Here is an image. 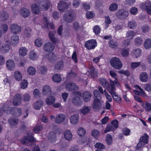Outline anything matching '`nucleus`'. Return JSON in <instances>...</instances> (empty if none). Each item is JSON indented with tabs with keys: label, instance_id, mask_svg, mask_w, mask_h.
Masks as SVG:
<instances>
[{
	"label": "nucleus",
	"instance_id": "nucleus-29",
	"mask_svg": "<svg viewBox=\"0 0 151 151\" xmlns=\"http://www.w3.org/2000/svg\"><path fill=\"white\" fill-rule=\"evenodd\" d=\"M52 78L53 81L56 83H60L62 81V78L58 74L53 75Z\"/></svg>",
	"mask_w": 151,
	"mask_h": 151
},
{
	"label": "nucleus",
	"instance_id": "nucleus-6",
	"mask_svg": "<svg viewBox=\"0 0 151 151\" xmlns=\"http://www.w3.org/2000/svg\"><path fill=\"white\" fill-rule=\"evenodd\" d=\"M22 101L21 95L19 93H17L13 97L12 104L14 106H18L21 105Z\"/></svg>",
	"mask_w": 151,
	"mask_h": 151
},
{
	"label": "nucleus",
	"instance_id": "nucleus-17",
	"mask_svg": "<svg viewBox=\"0 0 151 151\" xmlns=\"http://www.w3.org/2000/svg\"><path fill=\"white\" fill-rule=\"evenodd\" d=\"M6 64L8 70H14L15 64L14 60L11 59L8 60L6 61Z\"/></svg>",
	"mask_w": 151,
	"mask_h": 151
},
{
	"label": "nucleus",
	"instance_id": "nucleus-60",
	"mask_svg": "<svg viewBox=\"0 0 151 151\" xmlns=\"http://www.w3.org/2000/svg\"><path fill=\"white\" fill-rule=\"evenodd\" d=\"M135 35V33L132 30H129L126 34L127 37H132L130 39H132L133 37Z\"/></svg>",
	"mask_w": 151,
	"mask_h": 151
},
{
	"label": "nucleus",
	"instance_id": "nucleus-41",
	"mask_svg": "<svg viewBox=\"0 0 151 151\" xmlns=\"http://www.w3.org/2000/svg\"><path fill=\"white\" fill-rule=\"evenodd\" d=\"M106 141L107 144L111 145L113 142V138L112 136L109 134H107L106 136Z\"/></svg>",
	"mask_w": 151,
	"mask_h": 151
},
{
	"label": "nucleus",
	"instance_id": "nucleus-25",
	"mask_svg": "<svg viewBox=\"0 0 151 151\" xmlns=\"http://www.w3.org/2000/svg\"><path fill=\"white\" fill-rule=\"evenodd\" d=\"M49 141L51 143L55 142L56 141V134L53 132H50L48 137Z\"/></svg>",
	"mask_w": 151,
	"mask_h": 151
},
{
	"label": "nucleus",
	"instance_id": "nucleus-36",
	"mask_svg": "<svg viewBox=\"0 0 151 151\" xmlns=\"http://www.w3.org/2000/svg\"><path fill=\"white\" fill-rule=\"evenodd\" d=\"M19 42V38L15 34L13 35L11 37V43L13 44L16 45Z\"/></svg>",
	"mask_w": 151,
	"mask_h": 151
},
{
	"label": "nucleus",
	"instance_id": "nucleus-27",
	"mask_svg": "<svg viewBox=\"0 0 151 151\" xmlns=\"http://www.w3.org/2000/svg\"><path fill=\"white\" fill-rule=\"evenodd\" d=\"M20 13L21 15L24 17H26L30 15V11L27 9L23 8L20 10Z\"/></svg>",
	"mask_w": 151,
	"mask_h": 151
},
{
	"label": "nucleus",
	"instance_id": "nucleus-53",
	"mask_svg": "<svg viewBox=\"0 0 151 151\" xmlns=\"http://www.w3.org/2000/svg\"><path fill=\"white\" fill-rule=\"evenodd\" d=\"M14 76L16 79L17 81H20L22 79V76L20 72L18 71L15 72Z\"/></svg>",
	"mask_w": 151,
	"mask_h": 151
},
{
	"label": "nucleus",
	"instance_id": "nucleus-26",
	"mask_svg": "<svg viewBox=\"0 0 151 151\" xmlns=\"http://www.w3.org/2000/svg\"><path fill=\"white\" fill-rule=\"evenodd\" d=\"M49 37L50 40L54 44H56L59 41V40L57 38L55 37L54 34L51 32H50L49 33Z\"/></svg>",
	"mask_w": 151,
	"mask_h": 151
},
{
	"label": "nucleus",
	"instance_id": "nucleus-52",
	"mask_svg": "<svg viewBox=\"0 0 151 151\" xmlns=\"http://www.w3.org/2000/svg\"><path fill=\"white\" fill-rule=\"evenodd\" d=\"M118 6L116 3H113L111 4L109 6V9L111 11H114L118 9Z\"/></svg>",
	"mask_w": 151,
	"mask_h": 151
},
{
	"label": "nucleus",
	"instance_id": "nucleus-8",
	"mask_svg": "<svg viewBox=\"0 0 151 151\" xmlns=\"http://www.w3.org/2000/svg\"><path fill=\"white\" fill-rule=\"evenodd\" d=\"M96 45V42L94 40H91L86 42L85 45V47L88 50L94 49Z\"/></svg>",
	"mask_w": 151,
	"mask_h": 151
},
{
	"label": "nucleus",
	"instance_id": "nucleus-38",
	"mask_svg": "<svg viewBox=\"0 0 151 151\" xmlns=\"http://www.w3.org/2000/svg\"><path fill=\"white\" fill-rule=\"evenodd\" d=\"M100 83L103 87L105 88H108L109 86V84L106 79L102 78L100 79Z\"/></svg>",
	"mask_w": 151,
	"mask_h": 151
},
{
	"label": "nucleus",
	"instance_id": "nucleus-5",
	"mask_svg": "<svg viewBox=\"0 0 151 151\" xmlns=\"http://www.w3.org/2000/svg\"><path fill=\"white\" fill-rule=\"evenodd\" d=\"M116 14L118 19L120 20H123L128 16L129 12L123 9H121L118 10L116 12Z\"/></svg>",
	"mask_w": 151,
	"mask_h": 151
},
{
	"label": "nucleus",
	"instance_id": "nucleus-56",
	"mask_svg": "<svg viewBox=\"0 0 151 151\" xmlns=\"http://www.w3.org/2000/svg\"><path fill=\"white\" fill-rule=\"evenodd\" d=\"M129 27L131 29H134L137 25L135 22L133 20L129 21L128 24Z\"/></svg>",
	"mask_w": 151,
	"mask_h": 151
},
{
	"label": "nucleus",
	"instance_id": "nucleus-9",
	"mask_svg": "<svg viewBox=\"0 0 151 151\" xmlns=\"http://www.w3.org/2000/svg\"><path fill=\"white\" fill-rule=\"evenodd\" d=\"M39 6L42 11L46 10L49 8L48 1L47 0H39Z\"/></svg>",
	"mask_w": 151,
	"mask_h": 151
},
{
	"label": "nucleus",
	"instance_id": "nucleus-28",
	"mask_svg": "<svg viewBox=\"0 0 151 151\" xmlns=\"http://www.w3.org/2000/svg\"><path fill=\"white\" fill-rule=\"evenodd\" d=\"M148 78V75L145 72H142L140 75V79L142 82H146Z\"/></svg>",
	"mask_w": 151,
	"mask_h": 151
},
{
	"label": "nucleus",
	"instance_id": "nucleus-49",
	"mask_svg": "<svg viewBox=\"0 0 151 151\" xmlns=\"http://www.w3.org/2000/svg\"><path fill=\"white\" fill-rule=\"evenodd\" d=\"M27 50L25 47H21L19 50V53L22 56H25L27 54Z\"/></svg>",
	"mask_w": 151,
	"mask_h": 151
},
{
	"label": "nucleus",
	"instance_id": "nucleus-45",
	"mask_svg": "<svg viewBox=\"0 0 151 151\" xmlns=\"http://www.w3.org/2000/svg\"><path fill=\"white\" fill-rule=\"evenodd\" d=\"M79 118L78 115L77 114H75L71 116L70 120L71 123H77L78 122Z\"/></svg>",
	"mask_w": 151,
	"mask_h": 151
},
{
	"label": "nucleus",
	"instance_id": "nucleus-3",
	"mask_svg": "<svg viewBox=\"0 0 151 151\" xmlns=\"http://www.w3.org/2000/svg\"><path fill=\"white\" fill-rule=\"evenodd\" d=\"M33 134L32 132H29L28 133L27 136L24 137V139L22 140V142L27 145H29L30 144L28 143H31L35 141V139L33 137Z\"/></svg>",
	"mask_w": 151,
	"mask_h": 151
},
{
	"label": "nucleus",
	"instance_id": "nucleus-11",
	"mask_svg": "<svg viewBox=\"0 0 151 151\" xmlns=\"http://www.w3.org/2000/svg\"><path fill=\"white\" fill-rule=\"evenodd\" d=\"M10 28L11 32L15 34L19 33L21 30V27L16 23L11 24Z\"/></svg>",
	"mask_w": 151,
	"mask_h": 151
},
{
	"label": "nucleus",
	"instance_id": "nucleus-40",
	"mask_svg": "<svg viewBox=\"0 0 151 151\" xmlns=\"http://www.w3.org/2000/svg\"><path fill=\"white\" fill-rule=\"evenodd\" d=\"M47 59L50 61H52L54 60H55L56 58L54 54L50 52L47 54L46 56Z\"/></svg>",
	"mask_w": 151,
	"mask_h": 151
},
{
	"label": "nucleus",
	"instance_id": "nucleus-23",
	"mask_svg": "<svg viewBox=\"0 0 151 151\" xmlns=\"http://www.w3.org/2000/svg\"><path fill=\"white\" fill-rule=\"evenodd\" d=\"M9 15L6 12L2 10L0 12V20L2 21H6L9 18Z\"/></svg>",
	"mask_w": 151,
	"mask_h": 151
},
{
	"label": "nucleus",
	"instance_id": "nucleus-22",
	"mask_svg": "<svg viewBox=\"0 0 151 151\" xmlns=\"http://www.w3.org/2000/svg\"><path fill=\"white\" fill-rule=\"evenodd\" d=\"M101 99H94L93 103V108L99 110L101 108L102 105L100 101Z\"/></svg>",
	"mask_w": 151,
	"mask_h": 151
},
{
	"label": "nucleus",
	"instance_id": "nucleus-24",
	"mask_svg": "<svg viewBox=\"0 0 151 151\" xmlns=\"http://www.w3.org/2000/svg\"><path fill=\"white\" fill-rule=\"evenodd\" d=\"M10 109L11 108L9 106L5 104L3 105L1 109L0 110V116L2 114L3 112L7 114L10 113Z\"/></svg>",
	"mask_w": 151,
	"mask_h": 151
},
{
	"label": "nucleus",
	"instance_id": "nucleus-7",
	"mask_svg": "<svg viewBox=\"0 0 151 151\" xmlns=\"http://www.w3.org/2000/svg\"><path fill=\"white\" fill-rule=\"evenodd\" d=\"M66 89L69 91L78 90L79 87L76 84L73 82H70L67 83L65 85Z\"/></svg>",
	"mask_w": 151,
	"mask_h": 151
},
{
	"label": "nucleus",
	"instance_id": "nucleus-34",
	"mask_svg": "<svg viewBox=\"0 0 151 151\" xmlns=\"http://www.w3.org/2000/svg\"><path fill=\"white\" fill-rule=\"evenodd\" d=\"M10 49L9 45L8 44L2 45L1 48V51L4 53L7 52Z\"/></svg>",
	"mask_w": 151,
	"mask_h": 151
},
{
	"label": "nucleus",
	"instance_id": "nucleus-63",
	"mask_svg": "<svg viewBox=\"0 0 151 151\" xmlns=\"http://www.w3.org/2000/svg\"><path fill=\"white\" fill-rule=\"evenodd\" d=\"M105 18V28H107L109 26L108 24L111 23V21L108 16L106 17Z\"/></svg>",
	"mask_w": 151,
	"mask_h": 151
},
{
	"label": "nucleus",
	"instance_id": "nucleus-57",
	"mask_svg": "<svg viewBox=\"0 0 151 151\" xmlns=\"http://www.w3.org/2000/svg\"><path fill=\"white\" fill-rule=\"evenodd\" d=\"M109 45L112 48H115L118 46L117 42L113 40H111L109 42Z\"/></svg>",
	"mask_w": 151,
	"mask_h": 151
},
{
	"label": "nucleus",
	"instance_id": "nucleus-43",
	"mask_svg": "<svg viewBox=\"0 0 151 151\" xmlns=\"http://www.w3.org/2000/svg\"><path fill=\"white\" fill-rule=\"evenodd\" d=\"M36 72L35 68L32 66H30L27 69V73L30 75H34L35 74Z\"/></svg>",
	"mask_w": 151,
	"mask_h": 151
},
{
	"label": "nucleus",
	"instance_id": "nucleus-12",
	"mask_svg": "<svg viewBox=\"0 0 151 151\" xmlns=\"http://www.w3.org/2000/svg\"><path fill=\"white\" fill-rule=\"evenodd\" d=\"M141 8L146 10L148 14L151 15V3L149 2L143 3L141 6Z\"/></svg>",
	"mask_w": 151,
	"mask_h": 151
},
{
	"label": "nucleus",
	"instance_id": "nucleus-21",
	"mask_svg": "<svg viewBox=\"0 0 151 151\" xmlns=\"http://www.w3.org/2000/svg\"><path fill=\"white\" fill-rule=\"evenodd\" d=\"M91 97V93L88 91H86L82 94V98L85 102H88L90 100Z\"/></svg>",
	"mask_w": 151,
	"mask_h": 151
},
{
	"label": "nucleus",
	"instance_id": "nucleus-48",
	"mask_svg": "<svg viewBox=\"0 0 151 151\" xmlns=\"http://www.w3.org/2000/svg\"><path fill=\"white\" fill-rule=\"evenodd\" d=\"M29 57L31 60H34L37 58V56L34 51L32 50L29 53Z\"/></svg>",
	"mask_w": 151,
	"mask_h": 151
},
{
	"label": "nucleus",
	"instance_id": "nucleus-58",
	"mask_svg": "<svg viewBox=\"0 0 151 151\" xmlns=\"http://www.w3.org/2000/svg\"><path fill=\"white\" fill-rule=\"evenodd\" d=\"M92 136L95 138H97L100 134L99 132L96 129H93L91 132Z\"/></svg>",
	"mask_w": 151,
	"mask_h": 151
},
{
	"label": "nucleus",
	"instance_id": "nucleus-50",
	"mask_svg": "<svg viewBox=\"0 0 151 151\" xmlns=\"http://www.w3.org/2000/svg\"><path fill=\"white\" fill-rule=\"evenodd\" d=\"M31 97L29 94L26 93L22 96V99L25 102H27L29 101L31 99Z\"/></svg>",
	"mask_w": 151,
	"mask_h": 151
},
{
	"label": "nucleus",
	"instance_id": "nucleus-30",
	"mask_svg": "<svg viewBox=\"0 0 151 151\" xmlns=\"http://www.w3.org/2000/svg\"><path fill=\"white\" fill-rule=\"evenodd\" d=\"M72 136L71 132L69 130H66L64 133V137L67 140H70Z\"/></svg>",
	"mask_w": 151,
	"mask_h": 151
},
{
	"label": "nucleus",
	"instance_id": "nucleus-37",
	"mask_svg": "<svg viewBox=\"0 0 151 151\" xmlns=\"http://www.w3.org/2000/svg\"><path fill=\"white\" fill-rule=\"evenodd\" d=\"M55 98L52 96L48 97L46 100V103L47 104L50 105L52 104L55 102Z\"/></svg>",
	"mask_w": 151,
	"mask_h": 151
},
{
	"label": "nucleus",
	"instance_id": "nucleus-35",
	"mask_svg": "<svg viewBox=\"0 0 151 151\" xmlns=\"http://www.w3.org/2000/svg\"><path fill=\"white\" fill-rule=\"evenodd\" d=\"M91 109L90 106H84L81 109V111L83 114H88L90 112Z\"/></svg>",
	"mask_w": 151,
	"mask_h": 151
},
{
	"label": "nucleus",
	"instance_id": "nucleus-13",
	"mask_svg": "<svg viewBox=\"0 0 151 151\" xmlns=\"http://www.w3.org/2000/svg\"><path fill=\"white\" fill-rule=\"evenodd\" d=\"M118 127V123H110L106 127L104 130V133H106L111 131L114 130Z\"/></svg>",
	"mask_w": 151,
	"mask_h": 151
},
{
	"label": "nucleus",
	"instance_id": "nucleus-32",
	"mask_svg": "<svg viewBox=\"0 0 151 151\" xmlns=\"http://www.w3.org/2000/svg\"><path fill=\"white\" fill-rule=\"evenodd\" d=\"M32 12L35 14H38L40 12L39 7L35 4H33L32 5Z\"/></svg>",
	"mask_w": 151,
	"mask_h": 151
},
{
	"label": "nucleus",
	"instance_id": "nucleus-46",
	"mask_svg": "<svg viewBox=\"0 0 151 151\" xmlns=\"http://www.w3.org/2000/svg\"><path fill=\"white\" fill-rule=\"evenodd\" d=\"M63 67V62L62 61L58 62L55 66V68L57 70H61L62 69Z\"/></svg>",
	"mask_w": 151,
	"mask_h": 151
},
{
	"label": "nucleus",
	"instance_id": "nucleus-18",
	"mask_svg": "<svg viewBox=\"0 0 151 151\" xmlns=\"http://www.w3.org/2000/svg\"><path fill=\"white\" fill-rule=\"evenodd\" d=\"M51 93L50 87L48 85L44 86L42 88V94L45 96L50 95Z\"/></svg>",
	"mask_w": 151,
	"mask_h": 151
},
{
	"label": "nucleus",
	"instance_id": "nucleus-51",
	"mask_svg": "<svg viewBox=\"0 0 151 151\" xmlns=\"http://www.w3.org/2000/svg\"><path fill=\"white\" fill-rule=\"evenodd\" d=\"M145 48L148 49L151 47V40L150 39H147L144 43Z\"/></svg>",
	"mask_w": 151,
	"mask_h": 151
},
{
	"label": "nucleus",
	"instance_id": "nucleus-10",
	"mask_svg": "<svg viewBox=\"0 0 151 151\" xmlns=\"http://www.w3.org/2000/svg\"><path fill=\"white\" fill-rule=\"evenodd\" d=\"M10 113L13 116H19L22 114L21 109L19 108L13 107L11 108V109L10 110Z\"/></svg>",
	"mask_w": 151,
	"mask_h": 151
},
{
	"label": "nucleus",
	"instance_id": "nucleus-31",
	"mask_svg": "<svg viewBox=\"0 0 151 151\" xmlns=\"http://www.w3.org/2000/svg\"><path fill=\"white\" fill-rule=\"evenodd\" d=\"M110 83L111 85V88H109L108 90H111L112 87L114 88V91H115V85H116V86L119 87L120 86V84L119 82L117 80V79H115L114 81H112L111 80H110Z\"/></svg>",
	"mask_w": 151,
	"mask_h": 151
},
{
	"label": "nucleus",
	"instance_id": "nucleus-16",
	"mask_svg": "<svg viewBox=\"0 0 151 151\" xmlns=\"http://www.w3.org/2000/svg\"><path fill=\"white\" fill-rule=\"evenodd\" d=\"M114 88L112 87L111 90H109V93L111 95L113 99L117 102L120 103L121 102V98L115 93L114 91Z\"/></svg>",
	"mask_w": 151,
	"mask_h": 151
},
{
	"label": "nucleus",
	"instance_id": "nucleus-64",
	"mask_svg": "<svg viewBox=\"0 0 151 151\" xmlns=\"http://www.w3.org/2000/svg\"><path fill=\"white\" fill-rule=\"evenodd\" d=\"M143 41L142 38L140 37H137L135 38V43L136 45H139L143 43Z\"/></svg>",
	"mask_w": 151,
	"mask_h": 151
},
{
	"label": "nucleus",
	"instance_id": "nucleus-62",
	"mask_svg": "<svg viewBox=\"0 0 151 151\" xmlns=\"http://www.w3.org/2000/svg\"><path fill=\"white\" fill-rule=\"evenodd\" d=\"M1 29L2 30L1 31L3 32V33H5L7 31L8 29V25L5 24H2L1 26Z\"/></svg>",
	"mask_w": 151,
	"mask_h": 151
},
{
	"label": "nucleus",
	"instance_id": "nucleus-39",
	"mask_svg": "<svg viewBox=\"0 0 151 151\" xmlns=\"http://www.w3.org/2000/svg\"><path fill=\"white\" fill-rule=\"evenodd\" d=\"M142 106L147 111H151V103L146 101L142 103Z\"/></svg>",
	"mask_w": 151,
	"mask_h": 151
},
{
	"label": "nucleus",
	"instance_id": "nucleus-47",
	"mask_svg": "<svg viewBox=\"0 0 151 151\" xmlns=\"http://www.w3.org/2000/svg\"><path fill=\"white\" fill-rule=\"evenodd\" d=\"M86 132L85 129L82 127H79L77 130V133L80 136H84Z\"/></svg>",
	"mask_w": 151,
	"mask_h": 151
},
{
	"label": "nucleus",
	"instance_id": "nucleus-2",
	"mask_svg": "<svg viewBox=\"0 0 151 151\" xmlns=\"http://www.w3.org/2000/svg\"><path fill=\"white\" fill-rule=\"evenodd\" d=\"M148 136L147 134H145L141 137L139 142L137 144L136 149L139 150L148 142Z\"/></svg>",
	"mask_w": 151,
	"mask_h": 151
},
{
	"label": "nucleus",
	"instance_id": "nucleus-4",
	"mask_svg": "<svg viewBox=\"0 0 151 151\" xmlns=\"http://www.w3.org/2000/svg\"><path fill=\"white\" fill-rule=\"evenodd\" d=\"M111 64L113 67L117 69H120L122 66L121 61L116 57H114L111 59Z\"/></svg>",
	"mask_w": 151,
	"mask_h": 151
},
{
	"label": "nucleus",
	"instance_id": "nucleus-19",
	"mask_svg": "<svg viewBox=\"0 0 151 151\" xmlns=\"http://www.w3.org/2000/svg\"><path fill=\"white\" fill-rule=\"evenodd\" d=\"M44 48L45 51L51 52L54 50V47L51 42H48L44 45Z\"/></svg>",
	"mask_w": 151,
	"mask_h": 151
},
{
	"label": "nucleus",
	"instance_id": "nucleus-54",
	"mask_svg": "<svg viewBox=\"0 0 151 151\" xmlns=\"http://www.w3.org/2000/svg\"><path fill=\"white\" fill-rule=\"evenodd\" d=\"M42 40L40 38H38L35 40V44L37 47H40L42 45Z\"/></svg>",
	"mask_w": 151,
	"mask_h": 151
},
{
	"label": "nucleus",
	"instance_id": "nucleus-1",
	"mask_svg": "<svg viewBox=\"0 0 151 151\" xmlns=\"http://www.w3.org/2000/svg\"><path fill=\"white\" fill-rule=\"evenodd\" d=\"M76 15L73 9L68 10L64 14L63 17L64 20L68 23H71L74 21L76 18Z\"/></svg>",
	"mask_w": 151,
	"mask_h": 151
},
{
	"label": "nucleus",
	"instance_id": "nucleus-42",
	"mask_svg": "<svg viewBox=\"0 0 151 151\" xmlns=\"http://www.w3.org/2000/svg\"><path fill=\"white\" fill-rule=\"evenodd\" d=\"M43 104V102L41 100L37 101L34 104L35 109L37 110L39 109Z\"/></svg>",
	"mask_w": 151,
	"mask_h": 151
},
{
	"label": "nucleus",
	"instance_id": "nucleus-59",
	"mask_svg": "<svg viewBox=\"0 0 151 151\" xmlns=\"http://www.w3.org/2000/svg\"><path fill=\"white\" fill-rule=\"evenodd\" d=\"M31 34V30L30 28L27 27L24 30V35L26 36L29 37Z\"/></svg>",
	"mask_w": 151,
	"mask_h": 151
},
{
	"label": "nucleus",
	"instance_id": "nucleus-14",
	"mask_svg": "<svg viewBox=\"0 0 151 151\" xmlns=\"http://www.w3.org/2000/svg\"><path fill=\"white\" fill-rule=\"evenodd\" d=\"M72 102L76 106H79L82 104L83 101L80 98L77 96H74L73 97Z\"/></svg>",
	"mask_w": 151,
	"mask_h": 151
},
{
	"label": "nucleus",
	"instance_id": "nucleus-55",
	"mask_svg": "<svg viewBox=\"0 0 151 151\" xmlns=\"http://www.w3.org/2000/svg\"><path fill=\"white\" fill-rule=\"evenodd\" d=\"M77 74L72 70L70 71L67 74V77L72 78H75L77 76Z\"/></svg>",
	"mask_w": 151,
	"mask_h": 151
},
{
	"label": "nucleus",
	"instance_id": "nucleus-61",
	"mask_svg": "<svg viewBox=\"0 0 151 151\" xmlns=\"http://www.w3.org/2000/svg\"><path fill=\"white\" fill-rule=\"evenodd\" d=\"M42 129V127L41 125H38L35 127L33 129V131L35 133H38Z\"/></svg>",
	"mask_w": 151,
	"mask_h": 151
},
{
	"label": "nucleus",
	"instance_id": "nucleus-15",
	"mask_svg": "<svg viewBox=\"0 0 151 151\" xmlns=\"http://www.w3.org/2000/svg\"><path fill=\"white\" fill-rule=\"evenodd\" d=\"M68 4L65 2L61 1L58 4V7L60 11L63 12L68 9Z\"/></svg>",
	"mask_w": 151,
	"mask_h": 151
},
{
	"label": "nucleus",
	"instance_id": "nucleus-44",
	"mask_svg": "<svg viewBox=\"0 0 151 151\" xmlns=\"http://www.w3.org/2000/svg\"><path fill=\"white\" fill-rule=\"evenodd\" d=\"M39 72L42 75L45 74L47 72V69L45 66H40L39 68Z\"/></svg>",
	"mask_w": 151,
	"mask_h": 151
},
{
	"label": "nucleus",
	"instance_id": "nucleus-20",
	"mask_svg": "<svg viewBox=\"0 0 151 151\" xmlns=\"http://www.w3.org/2000/svg\"><path fill=\"white\" fill-rule=\"evenodd\" d=\"M65 115L64 114H59L55 117V123L63 122L65 119Z\"/></svg>",
	"mask_w": 151,
	"mask_h": 151
},
{
	"label": "nucleus",
	"instance_id": "nucleus-33",
	"mask_svg": "<svg viewBox=\"0 0 151 151\" xmlns=\"http://www.w3.org/2000/svg\"><path fill=\"white\" fill-rule=\"evenodd\" d=\"M132 56L135 58H137L141 55V51L140 49H134L132 51Z\"/></svg>",
	"mask_w": 151,
	"mask_h": 151
}]
</instances>
